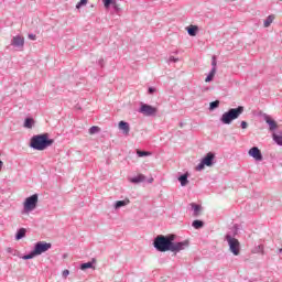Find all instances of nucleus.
I'll return each instance as SVG.
<instances>
[{"mask_svg": "<svg viewBox=\"0 0 282 282\" xmlns=\"http://www.w3.org/2000/svg\"><path fill=\"white\" fill-rule=\"evenodd\" d=\"M63 276H69V270H64L63 271Z\"/></svg>", "mask_w": 282, "mask_h": 282, "instance_id": "38", "label": "nucleus"}, {"mask_svg": "<svg viewBox=\"0 0 282 282\" xmlns=\"http://www.w3.org/2000/svg\"><path fill=\"white\" fill-rule=\"evenodd\" d=\"M215 74H217V72L214 69H212L209 72V74L207 75V77L205 78V83H210L213 80V78H215Z\"/></svg>", "mask_w": 282, "mask_h": 282, "instance_id": "23", "label": "nucleus"}, {"mask_svg": "<svg viewBox=\"0 0 282 282\" xmlns=\"http://www.w3.org/2000/svg\"><path fill=\"white\" fill-rule=\"evenodd\" d=\"M180 127H184V123H183V122H181V123H180Z\"/></svg>", "mask_w": 282, "mask_h": 282, "instance_id": "44", "label": "nucleus"}, {"mask_svg": "<svg viewBox=\"0 0 282 282\" xmlns=\"http://www.w3.org/2000/svg\"><path fill=\"white\" fill-rule=\"evenodd\" d=\"M177 61H180V58H177L175 56H170V58H169V63H177Z\"/></svg>", "mask_w": 282, "mask_h": 282, "instance_id": "33", "label": "nucleus"}, {"mask_svg": "<svg viewBox=\"0 0 282 282\" xmlns=\"http://www.w3.org/2000/svg\"><path fill=\"white\" fill-rule=\"evenodd\" d=\"M248 153L250 158H253V160H256V162L263 161V154L261 153V150H259L257 147L251 148Z\"/></svg>", "mask_w": 282, "mask_h": 282, "instance_id": "11", "label": "nucleus"}, {"mask_svg": "<svg viewBox=\"0 0 282 282\" xmlns=\"http://www.w3.org/2000/svg\"><path fill=\"white\" fill-rule=\"evenodd\" d=\"M119 129L120 131H122L123 135H129V132L131 131V126H129V122L127 121H120Z\"/></svg>", "mask_w": 282, "mask_h": 282, "instance_id": "12", "label": "nucleus"}, {"mask_svg": "<svg viewBox=\"0 0 282 282\" xmlns=\"http://www.w3.org/2000/svg\"><path fill=\"white\" fill-rule=\"evenodd\" d=\"M131 184H142V182H147V176L144 174H139L130 178Z\"/></svg>", "mask_w": 282, "mask_h": 282, "instance_id": "14", "label": "nucleus"}, {"mask_svg": "<svg viewBox=\"0 0 282 282\" xmlns=\"http://www.w3.org/2000/svg\"><path fill=\"white\" fill-rule=\"evenodd\" d=\"M11 45L13 47H17V50H22L23 46L25 45V39H23V36L21 35H15L11 41Z\"/></svg>", "mask_w": 282, "mask_h": 282, "instance_id": "10", "label": "nucleus"}, {"mask_svg": "<svg viewBox=\"0 0 282 282\" xmlns=\"http://www.w3.org/2000/svg\"><path fill=\"white\" fill-rule=\"evenodd\" d=\"M94 268V262H86L80 264V270H89Z\"/></svg>", "mask_w": 282, "mask_h": 282, "instance_id": "26", "label": "nucleus"}, {"mask_svg": "<svg viewBox=\"0 0 282 282\" xmlns=\"http://www.w3.org/2000/svg\"><path fill=\"white\" fill-rule=\"evenodd\" d=\"M83 6H87V0H80V1L76 4L77 10H80V8H83Z\"/></svg>", "mask_w": 282, "mask_h": 282, "instance_id": "32", "label": "nucleus"}, {"mask_svg": "<svg viewBox=\"0 0 282 282\" xmlns=\"http://www.w3.org/2000/svg\"><path fill=\"white\" fill-rule=\"evenodd\" d=\"M219 107V100L212 101L209 104V111H215Z\"/></svg>", "mask_w": 282, "mask_h": 282, "instance_id": "27", "label": "nucleus"}, {"mask_svg": "<svg viewBox=\"0 0 282 282\" xmlns=\"http://www.w3.org/2000/svg\"><path fill=\"white\" fill-rule=\"evenodd\" d=\"M137 155H138L139 158H147V155H151V152L138 150V151H137Z\"/></svg>", "mask_w": 282, "mask_h": 282, "instance_id": "29", "label": "nucleus"}, {"mask_svg": "<svg viewBox=\"0 0 282 282\" xmlns=\"http://www.w3.org/2000/svg\"><path fill=\"white\" fill-rule=\"evenodd\" d=\"M51 248H52V243L46 241H39L35 243L33 250L39 257L40 254H43V252H47V250H50Z\"/></svg>", "mask_w": 282, "mask_h": 282, "instance_id": "9", "label": "nucleus"}, {"mask_svg": "<svg viewBox=\"0 0 282 282\" xmlns=\"http://www.w3.org/2000/svg\"><path fill=\"white\" fill-rule=\"evenodd\" d=\"M28 232V230L25 228H20L17 234H15V240L17 241H21V239H23L25 237V234Z\"/></svg>", "mask_w": 282, "mask_h": 282, "instance_id": "18", "label": "nucleus"}, {"mask_svg": "<svg viewBox=\"0 0 282 282\" xmlns=\"http://www.w3.org/2000/svg\"><path fill=\"white\" fill-rule=\"evenodd\" d=\"M116 2L113 0H104L105 8H109L110 6H113Z\"/></svg>", "mask_w": 282, "mask_h": 282, "instance_id": "31", "label": "nucleus"}, {"mask_svg": "<svg viewBox=\"0 0 282 282\" xmlns=\"http://www.w3.org/2000/svg\"><path fill=\"white\" fill-rule=\"evenodd\" d=\"M149 184H153V177L148 180Z\"/></svg>", "mask_w": 282, "mask_h": 282, "instance_id": "41", "label": "nucleus"}, {"mask_svg": "<svg viewBox=\"0 0 282 282\" xmlns=\"http://www.w3.org/2000/svg\"><path fill=\"white\" fill-rule=\"evenodd\" d=\"M34 127V120L32 118H26L24 120V128L32 129Z\"/></svg>", "mask_w": 282, "mask_h": 282, "instance_id": "21", "label": "nucleus"}, {"mask_svg": "<svg viewBox=\"0 0 282 282\" xmlns=\"http://www.w3.org/2000/svg\"><path fill=\"white\" fill-rule=\"evenodd\" d=\"M192 226L195 230H199L204 226V220L196 219L192 223Z\"/></svg>", "mask_w": 282, "mask_h": 282, "instance_id": "20", "label": "nucleus"}, {"mask_svg": "<svg viewBox=\"0 0 282 282\" xmlns=\"http://www.w3.org/2000/svg\"><path fill=\"white\" fill-rule=\"evenodd\" d=\"M39 204V194H33L24 200V213H32Z\"/></svg>", "mask_w": 282, "mask_h": 282, "instance_id": "5", "label": "nucleus"}, {"mask_svg": "<svg viewBox=\"0 0 282 282\" xmlns=\"http://www.w3.org/2000/svg\"><path fill=\"white\" fill-rule=\"evenodd\" d=\"M54 144V139H50V134H36L31 138L30 147L34 151H45L47 147H52Z\"/></svg>", "mask_w": 282, "mask_h": 282, "instance_id": "1", "label": "nucleus"}, {"mask_svg": "<svg viewBox=\"0 0 282 282\" xmlns=\"http://www.w3.org/2000/svg\"><path fill=\"white\" fill-rule=\"evenodd\" d=\"M7 252L12 253V248H8V249H7Z\"/></svg>", "mask_w": 282, "mask_h": 282, "instance_id": "42", "label": "nucleus"}, {"mask_svg": "<svg viewBox=\"0 0 282 282\" xmlns=\"http://www.w3.org/2000/svg\"><path fill=\"white\" fill-rule=\"evenodd\" d=\"M259 250H263V247L259 246Z\"/></svg>", "mask_w": 282, "mask_h": 282, "instance_id": "45", "label": "nucleus"}, {"mask_svg": "<svg viewBox=\"0 0 282 282\" xmlns=\"http://www.w3.org/2000/svg\"><path fill=\"white\" fill-rule=\"evenodd\" d=\"M139 113H142L143 116L151 118L158 113V108H155L149 104H141Z\"/></svg>", "mask_w": 282, "mask_h": 282, "instance_id": "7", "label": "nucleus"}, {"mask_svg": "<svg viewBox=\"0 0 282 282\" xmlns=\"http://www.w3.org/2000/svg\"><path fill=\"white\" fill-rule=\"evenodd\" d=\"M3 169V161L0 160V171Z\"/></svg>", "mask_w": 282, "mask_h": 282, "instance_id": "40", "label": "nucleus"}, {"mask_svg": "<svg viewBox=\"0 0 282 282\" xmlns=\"http://www.w3.org/2000/svg\"><path fill=\"white\" fill-rule=\"evenodd\" d=\"M102 63H105V59H99V65H101V67H102Z\"/></svg>", "mask_w": 282, "mask_h": 282, "instance_id": "39", "label": "nucleus"}, {"mask_svg": "<svg viewBox=\"0 0 282 282\" xmlns=\"http://www.w3.org/2000/svg\"><path fill=\"white\" fill-rule=\"evenodd\" d=\"M273 141L278 147H282V132L280 134H273Z\"/></svg>", "mask_w": 282, "mask_h": 282, "instance_id": "22", "label": "nucleus"}, {"mask_svg": "<svg viewBox=\"0 0 282 282\" xmlns=\"http://www.w3.org/2000/svg\"><path fill=\"white\" fill-rule=\"evenodd\" d=\"M154 91H155V88H154V87H149L148 93H149L150 95H153Z\"/></svg>", "mask_w": 282, "mask_h": 282, "instance_id": "36", "label": "nucleus"}, {"mask_svg": "<svg viewBox=\"0 0 282 282\" xmlns=\"http://www.w3.org/2000/svg\"><path fill=\"white\" fill-rule=\"evenodd\" d=\"M112 6L116 12H120V7L118 6V3L115 2Z\"/></svg>", "mask_w": 282, "mask_h": 282, "instance_id": "35", "label": "nucleus"}, {"mask_svg": "<svg viewBox=\"0 0 282 282\" xmlns=\"http://www.w3.org/2000/svg\"><path fill=\"white\" fill-rule=\"evenodd\" d=\"M63 259H67V253H64Z\"/></svg>", "mask_w": 282, "mask_h": 282, "instance_id": "43", "label": "nucleus"}, {"mask_svg": "<svg viewBox=\"0 0 282 282\" xmlns=\"http://www.w3.org/2000/svg\"><path fill=\"white\" fill-rule=\"evenodd\" d=\"M34 257H37V254L34 252V249H33L29 254H24V256L22 257V259H23L24 261H28V260H30V259H34Z\"/></svg>", "mask_w": 282, "mask_h": 282, "instance_id": "25", "label": "nucleus"}, {"mask_svg": "<svg viewBox=\"0 0 282 282\" xmlns=\"http://www.w3.org/2000/svg\"><path fill=\"white\" fill-rule=\"evenodd\" d=\"M189 242L188 240H184L181 242H174L172 240V245L170 247V252H174V254H177V252H182V250H186V248H188Z\"/></svg>", "mask_w": 282, "mask_h": 282, "instance_id": "8", "label": "nucleus"}, {"mask_svg": "<svg viewBox=\"0 0 282 282\" xmlns=\"http://www.w3.org/2000/svg\"><path fill=\"white\" fill-rule=\"evenodd\" d=\"M29 39H31L32 41H36V35H34V34H29Z\"/></svg>", "mask_w": 282, "mask_h": 282, "instance_id": "37", "label": "nucleus"}, {"mask_svg": "<svg viewBox=\"0 0 282 282\" xmlns=\"http://www.w3.org/2000/svg\"><path fill=\"white\" fill-rule=\"evenodd\" d=\"M130 200L129 199H123V200H117L115 203V209L118 210L120 208H123V206H129Z\"/></svg>", "mask_w": 282, "mask_h": 282, "instance_id": "17", "label": "nucleus"}, {"mask_svg": "<svg viewBox=\"0 0 282 282\" xmlns=\"http://www.w3.org/2000/svg\"><path fill=\"white\" fill-rule=\"evenodd\" d=\"M263 118H264V121L267 122V124H269V129H270V131H275V129H276V121H274L272 118H270V116H268V115H264L263 116Z\"/></svg>", "mask_w": 282, "mask_h": 282, "instance_id": "13", "label": "nucleus"}, {"mask_svg": "<svg viewBox=\"0 0 282 282\" xmlns=\"http://www.w3.org/2000/svg\"><path fill=\"white\" fill-rule=\"evenodd\" d=\"M178 182L181 183V186H186L188 184V173L186 172L178 176Z\"/></svg>", "mask_w": 282, "mask_h": 282, "instance_id": "19", "label": "nucleus"}, {"mask_svg": "<svg viewBox=\"0 0 282 282\" xmlns=\"http://www.w3.org/2000/svg\"><path fill=\"white\" fill-rule=\"evenodd\" d=\"M215 164V153L208 152L196 166V171H204L205 166H213Z\"/></svg>", "mask_w": 282, "mask_h": 282, "instance_id": "6", "label": "nucleus"}, {"mask_svg": "<svg viewBox=\"0 0 282 282\" xmlns=\"http://www.w3.org/2000/svg\"><path fill=\"white\" fill-rule=\"evenodd\" d=\"M173 241H175V236L173 235H159L154 238L153 247L155 248V250H158V252H169L171 251V245Z\"/></svg>", "mask_w": 282, "mask_h": 282, "instance_id": "2", "label": "nucleus"}, {"mask_svg": "<svg viewBox=\"0 0 282 282\" xmlns=\"http://www.w3.org/2000/svg\"><path fill=\"white\" fill-rule=\"evenodd\" d=\"M241 113H243V106L230 108L228 111L221 115L220 122L221 124H232V121L237 120L241 116Z\"/></svg>", "mask_w": 282, "mask_h": 282, "instance_id": "4", "label": "nucleus"}, {"mask_svg": "<svg viewBox=\"0 0 282 282\" xmlns=\"http://www.w3.org/2000/svg\"><path fill=\"white\" fill-rule=\"evenodd\" d=\"M199 31V28L197 25H189L187 28V34L189 36H197V32Z\"/></svg>", "mask_w": 282, "mask_h": 282, "instance_id": "16", "label": "nucleus"}, {"mask_svg": "<svg viewBox=\"0 0 282 282\" xmlns=\"http://www.w3.org/2000/svg\"><path fill=\"white\" fill-rule=\"evenodd\" d=\"M191 209L193 210L194 217H199V213H202V205L191 203Z\"/></svg>", "mask_w": 282, "mask_h": 282, "instance_id": "15", "label": "nucleus"}, {"mask_svg": "<svg viewBox=\"0 0 282 282\" xmlns=\"http://www.w3.org/2000/svg\"><path fill=\"white\" fill-rule=\"evenodd\" d=\"M274 21V15H269L265 20H264V28H270V25H272V22Z\"/></svg>", "mask_w": 282, "mask_h": 282, "instance_id": "24", "label": "nucleus"}, {"mask_svg": "<svg viewBox=\"0 0 282 282\" xmlns=\"http://www.w3.org/2000/svg\"><path fill=\"white\" fill-rule=\"evenodd\" d=\"M240 127L241 129H248V122L241 121Z\"/></svg>", "mask_w": 282, "mask_h": 282, "instance_id": "34", "label": "nucleus"}, {"mask_svg": "<svg viewBox=\"0 0 282 282\" xmlns=\"http://www.w3.org/2000/svg\"><path fill=\"white\" fill-rule=\"evenodd\" d=\"M239 232V228H237V225L234 226V235L230 232H227L225 236V241H227L229 246V251L232 253L234 257H239L241 253V243L235 236Z\"/></svg>", "mask_w": 282, "mask_h": 282, "instance_id": "3", "label": "nucleus"}, {"mask_svg": "<svg viewBox=\"0 0 282 282\" xmlns=\"http://www.w3.org/2000/svg\"><path fill=\"white\" fill-rule=\"evenodd\" d=\"M100 132V128L98 126H93L89 128V134L94 135L95 133H99Z\"/></svg>", "mask_w": 282, "mask_h": 282, "instance_id": "28", "label": "nucleus"}, {"mask_svg": "<svg viewBox=\"0 0 282 282\" xmlns=\"http://www.w3.org/2000/svg\"><path fill=\"white\" fill-rule=\"evenodd\" d=\"M212 69H214V72H217V57L215 56L212 57Z\"/></svg>", "mask_w": 282, "mask_h": 282, "instance_id": "30", "label": "nucleus"}]
</instances>
